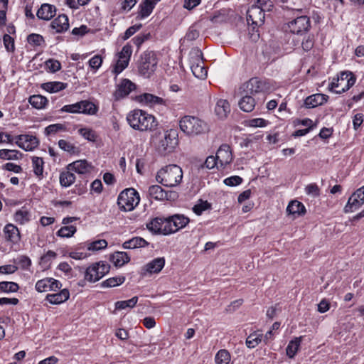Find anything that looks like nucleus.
I'll list each match as a JSON object with an SVG mask.
<instances>
[{"mask_svg":"<svg viewBox=\"0 0 364 364\" xmlns=\"http://www.w3.org/2000/svg\"><path fill=\"white\" fill-rule=\"evenodd\" d=\"M153 141L160 154L165 155L173 151L178 144V132L176 129H168L156 132Z\"/></svg>","mask_w":364,"mask_h":364,"instance_id":"f257e3e1","label":"nucleus"},{"mask_svg":"<svg viewBox=\"0 0 364 364\" xmlns=\"http://www.w3.org/2000/svg\"><path fill=\"white\" fill-rule=\"evenodd\" d=\"M127 120L133 129L139 131L151 130L157 126L155 117L141 109L130 112Z\"/></svg>","mask_w":364,"mask_h":364,"instance_id":"f03ea898","label":"nucleus"},{"mask_svg":"<svg viewBox=\"0 0 364 364\" xmlns=\"http://www.w3.org/2000/svg\"><path fill=\"white\" fill-rule=\"evenodd\" d=\"M179 127L183 133L191 136L203 134L209 129L208 124L204 120L190 115H186L180 119Z\"/></svg>","mask_w":364,"mask_h":364,"instance_id":"7ed1b4c3","label":"nucleus"},{"mask_svg":"<svg viewBox=\"0 0 364 364\" xmlns=\"http://www.w3.org/2000/svg\"><path fill=\"white\" fill-rule=\"evenodd\" d=\"M183 178L181 167L171 164L160 169L156 176L157 182L167 187H173L179 184Z\"/></svg>","mask_w":364,"mask_h":364,"instance_id":"20e7f679","label":"nucleus"},{"mask_svg":"<svg viewBox=\"0 0 364 364\" xmlns=\"http://www.w3.org/2000/svg\"><path fill=\"white\" fill-rule=\"evenodd\" d=\"M140 197L134 188H127L122 191L117 198V205L121 210L131 211L139 204Z\"/></svg>","mask_w":364,"mask_h":364,"instance_id":"39448f33","label":"nucleus"},{"mask_svg":"<svg viewBox=\"0 0 364 364\" xmlns=\"http://www.w3.org/2000/svg\"><path fill=\"white\" fill-rule=\"evenodd\" d=\"M158 60L154 51L144 52L140 58L138 70L144 77H150L157 68Z\"/></svg>","mask_w":364,"mask_h":364,"instance_id":"423d86ee","label":"nucleus"},{"mask_svg":"<svg viewBox=\"0 0 364 364\" xmlns=\"http://www.w3.org/2000/svg\"><path fill=\"white\" fill-rule=\"evenodd\" d=\"M355 82V77L351 72L341 73L336 80L334 79L329 84V89L336 94H341L348 90Z\"/></svg>","mask_w":364,"mask_h":364,"instance_id":"0eeeda50","label":"nucleus"},{"mask_svg":"<svg viewBox=\"0 0 364 364\" xmlns=\"http://www.w3.org/2000/svg\"><path fill=\"white\" fill-rule=\"evenodd\" d=\"M264 11L259 5H252L247 11V21L252 31L258 32V28L264 23Z\"/></svg>","mask_w":364,"mask_h":364,"instance_id":"6e6552de","label":"nucleus"},{"mask_svg":"<svg viewBox=\"0 0 364 364\" xmlns=\"http://www.w3.org/2000/svg\"><path fill=\"white\" fill-rule=\"evenodd\" d=\"M191 60V68L193 74L200 79H204L207 76V70L203 65V53L198 48L192 50Z\"/></svg>","mask_w":364,"mask_h":364,"instance_id":"1a4fd4ad","label":"nucleus"},{"mask_svg":"<svg viewBox=\"0 0 364 364\" xmlns=\"http://www.w3.org/2000/svg\"><path fill=\"white\" fill-rule=\"evenodd\" d=\"M190 220L183 215L175 214L166 218L164 227V235H170L186 227Z\"/></svg>","mask_w":364,"mask_h":364,"instance_id":"9d476101","label":"nucleus"},{"mask_svg":"<svg viewBox=\"0 0 364 364\" xmlns=\"http://www.w3.org/2000/svg\"><path fill=\"white\" fill-rule=\"evenodd\" d=\"M270 89L271 86L268 81L258 77L251 78L240 87V90H242L243 92L250 93V95L266 92L269 91Z\"/></svg>","mask_w":364,"mask_h":364,"instance_id":"9b49d317","label":"nucleus"},{"mask_svg":"<svg viewBox=\"0 0 364 364\" xmlns=\"http://www.w3.org/2000/svg\"><path fill=\"white\" fill-rule=\"evenodd\" d=\"M287 28L291 33L303 35L311 28L310 18L306 15L298 16L287 23Z\"/></svg>","mask_w":364,"mask_h":364,"instance_id":"f8f14e48","label":"nucleus"},{"mask_svg":"<svg viewBox=\"0 0 364 364\" xmlns=\"http://www.w3.org/2000/svg\"><path fill=\"white\" fill-rule=\"evenodd\" d=\"M132 53V49L130 45L127 44L122 47V50L118 53V59L112 70L116 76L128 66Z\"/></svg>","mask_w":364,"mask_h":364,"instance_id":"ddd939ff","label":"nucleus"},{"mask_svg":"<svg viewBox=\"0 0 364 364\" xmlns=\"http://www.w3.org/2000/svg\"><path fill=\"white\" fill-rule=\"evenodd\" d=\"M136 89V85L129 79H123L117 85V89L113 95L115 100H119L128 96L129 93Z\"/></svg>","mask_w":364,"mask_h":364,"instance_id":"4468645a","label":"nucleus"},{"mask_svg":"<svg viewBox=\"0 0 364 364\" xmlns=\"http://www.w3.org/2000/svg\"><path fill=\"white\" fill-rule=\"evenodd\" d=\"M165 264L164 257L154 259L141 268V274L145 276L146 274H152L159 273Z\"/></svg>","mask_w":364,"mask_h":364,"instance_id":"2eb2a0df","label":"nucleus"},{"mask_svg":"<svg viewBox=\"0 0 364 364\" xmlns=\"http://www.w3.org/2000/svg\"><path fill=\"white\" fill-rule=\"evenodd\" d=\"M215 157L221 166L231 163L232 156L230 146L226 144H222L218 149Z\"/></svg>","mask_w":364,"mask_h":364,"instance_id":"dca6fc26","label":"nucleus"},{"mask_svg":"<svg viewBox=\"0 0 364 364\" xmlns=\"http://www.w3.org/2000/svg\"><path fill=\"white\" fill-rule=\"evenodd\" d=\"M68 168L79 174H86L91 172L93 166L87 160H77L70 164Z\"/></svg>","mask_w":364,"mask_h":364,"instance_id":"f3484780","label":"nucleus"},{"mask_svg":"<svg viewBox=\"0 0 364 364\" xmlns=\"http://www.w3.org/2000/svg\"><path fill=\"white\" fill-rule=\"evenodd\" d=\"M240 92L242 95L241 99L238 102L240 108L245 112H252L255 107V100L251 96L250 93L243 92L242 90H240Z\"/></svg>","mask_w":364,"mask_h":364,"instance_id":"a211bd4d","label":"nucleus"},{"mask_svg":"<svg viewBox=\"0 0 364 364\" xmlns=\"http://www.w3.org/2000/svg\"><path fill=\"white\" fill-rule=\"evenodd\" d=\"M328 96L324 94H314L307 97L304 100V105L306 108H314L323 105L327 102Z\"/></svg>","mask_w":364,"mask_h":364,"instance_id":"6ab92c4d","label":"nucleus"},{"mask_svg":"<svg viewBox=\"0 0 364 364\" xmlns=\"http://www.w3.org/2000/svg\"><path fill=\"white\" fill-rule=\"evenodd\" d=\"M56 13L55 6L49 4H43L37 11L36 16L39 19L44 21L50 20Z\"/></svg>","mask_w":364,"mask_h":364,"instance_id":"aec40b11","label":"nucleus"},{"mask_svg":"<svg viewBox=\"0 0 364 364\" xmlns=\"http://www.w3.org/2000/svg\"><path fill=\"white\" fill-rule=\"evenodd\" d=\"M50 27L55 30V33H63L69 28L68 17L65 14L59 15L50 24Z\"/></svg>","mask_w":364,"mask_h":364,"instance_id":"412c9836","label":"nucleus"},{"mask_svg":"<svg viewBox=\"0 0 364 364\" xmlns=\"http://www.w3.org/2000/svg\"><path fill=\"white\" fill-rule=\"evenodd\" d=\"M5 238L14 244L20 240V232L18 229L13 224H7L4 228Z\"/></svg>","mask_w":364,"mask_h":364,"instance_id":"4be33fe9","label":"nucleus"},{"mask_svg":"<svg viewBox=\"0 0 364 364\" xmlns=\"http://www.w3.org/2000/svg\"><path fill=\"white\" fill-rule=\"evenodd\" d=\"M69 297V291L67 289H63L58 293L48 294L46 296V300L52 304H60L66 301Z\"/></svg>","mask_w":364,"mask_h":364,"instance_id":"5701e85b","label":"nucleus"},{"mask_svg":"<svg viewBox=\"0 0 364 364\" xmlns=\"http://www.w3.org/2000/svg\"><path fill=\"white\" fill-rule=\"evenodd\" d=\"M100 262L93 264L86 269L85 279L90 282H95L102 277V273H99Z\"/></svg>","mask_w":364,"mask_h":364,"instance_id":"b1692460","label":"nucleus"},{"mask_svg":"<svg viewBox=\"0 0 364 364\" xmlns=\"http://www.w3.org/2000/svg\"><path fill=\"white\" fill-rule=\"evenodd\" d=\"M166 218H155L146 224L147 229L154 234L164 235V227Z\"/></svg>","mask_w":364,"mask_h":364,"instance_id":"393cba45","label":"nucleus"},{"mask_svg":"<svg viewBox=\"0 0 364 364\" xmlns=\"http://www.w3.org/2000/svg\"><path fill=\"white\" fill-rule=\"evenodd\" d=\"M287 212L294 217L301 216L305 214L306 208L304 204L298 200H292L287 208Z\"/></svg>","mask_w":364,"mask_h":364,"instance_id":"a878e982","label":"nucleus"},{"mask_svg":"<svg viewBox=\"0 0 364 364\" xmlns=\"http://www.w3.org/2000/svg\"><path fill=\"white\" fill-rule=\"evenodd\" d=\"M215 112L220 119L226 118L230 112V106L228 100L220 99L216 103Z\"/></svg>","mask_w":364,"mask_h":364,"instance_id":"bb28decb","label":"nucleus"},{"mask_svg":"<svg viewBox=\"0 0 364 364\" xmlns=\"http://www.w3.org/2000/svg\"><path fill=\"white\" fill-rule=\"evenodd\" d=\"M68 87V84L62 82L54 81L43 83L41 87L46 91L55 93L65 90Z\"/></svg>","mask_w":364,"mask_h":364,"instance_id":"cd10ccee","label":"nucleus"},{"mask_svg":"<svg viewBox=\"0 0 364 364\" xmlns=\"http://www.w3.org/2000/svg\"><path fill=\"white\" fill-rule=\"evenodd\" d=\"M78 105H80L79 114L93 115L97 112V106L90 101L82 100L78 102Z\"/></svg>","mask_w":364,"mask_h":364,"instance_id":"c85d7f7f","label":"nucleus"},{"mask_svg":"<svg viewBox=\"0 0 364 364\" xmlns=\"http://www.w3.org/2000/svg\"><path fill=\"white\" fill-rule=\"evenodd\" d=\"M148 245V242H146L144 238L134 237L127 241H125L123 243L122 247L124 249H135L144 247Z\"/></svg>","mask_w":364,"mask_h":364,"instance_id":"c756f323","label":"nucleus"},{"mask_svg":"<svg viewBox=\"0 0 364 364\" xmlns=\"http://www.w3.org/2000/svg\"><path fill=\"white\" fill-rule=\"evenodd\" d=\"M148 192L149 196L155 200H161L168 197V193L158 185L151 186L149 188Z\"/></svg>","mask_w":364,"mask_h":364,"instance_id":"7c9ffc66","label":"nucleus"},{"mask_svg":"<svg viewBox=\"0 0 364 364\" xmlns=\"http://www.w3.org/2000/svg\"><path fill=\"white\" fill-rule=\"evenodd\" d=\"M28 102L36 109H41L46 107L48 102V99L41 95H34L29 97Z\"/></svg>","mask_w":364,"mask_h":364,"instance_id":"2f4dec72","label":"nucleus"},{"mask_svg":"<svg viewBox=\"0 0 364 364\" xmlns=\"http://www.w3.org/2000/svg\"><path fill=\"white\" fill-rule=\"evenodd\" d=\"M154 7L155 5L154 3H150L149 1L144 0V1H143L139 6V11L137 18L141 19L149 16L153 11Z\"/></svg>","mask_w":364,"mask_h":364,"instance_id":"473e14b6","label":"nucleus"},{"mask_svg":"<svg viewBox=\"0 0 364 364\" xmlns=\"http://www.w3.org/2000/svg\"><path fill=\"white\" fill-rule=\"evenodd\" d=\"M110 259L116 267H122L129 262L130 258L127 252H116L111 256Z\"/></svg>","mask_w":364,"mask_h":364,"instance_id":"72a5a7b5","label":"nucleus"},{"mask_svg":"<svg viewBox=\"0 0 364 364\" xmlns=\"http://www.w3.org/2000/svg\"><path fill=\"white\" fill-rule=\"evenodd\" d=\"M301 341V337H299L295 338L294 340L289 343L286 348L287 355L289 358H293L295 356L299 350Z\"/></svg>","mask_w":364,"mask_h":364,"instance_id":"f704fd0d","label":"nucleus"},{"mask_svg":"<svg viewBox=\"0 0 364 364\" xmlns=\"http://www.w3.org/2000/svg\"><path fill=\"white\" fill-rule=\"evenodd\" d=\"M231 360V355L226 349H221L218 351L215 356V364H229Z\"/></svg>","mask_w":364,"mask_h":364,"instance_id":"c9c22d12","label":"nucleus"},{"mask_svg":"<svg viewBox=\"0 0 364 364\" xmlns=\"http://www.w3.org/2000/svg\"><path fill=\"white\" fill-rule=\"evenodd\" d=\"M363 204V203H361L359 200L352 194L348 198L343 210L346 213H352L358 210Z\"/></svg>","mask_w":364,"mask_h":364,"instance_id":"e433bc0d","label":"nucleus"},{"mask_svg":"<svg viewBox=\"0 0 364 364\" xmlns=\"http://www.w3.org/2000/svg\"><path fill=\"white\" fill-rule=\"evenodd\" d=\"M75 181V176L70 171H63L60 175V183L63 187L70 186Z\"/></svg>","mask_w":364,"mask_h":364,"instance_id":"4c0bfd02","label":"nucleus"},{"mask_svg":"<svg viewBox=\"0 0 364 364\" xmlns=\"http://www.w3.org/2000/svg\"><path fill=\"white\" fill-rule=\"evenodd\" d=\"M140 97L141 102H144L145 103L150 105H162L164 103L163 98L149 93H144L141 95Z\"/></svg>","mask_w":364,"mask_h":364,"instance_id":"58836bf2","label":"nucleus"},{"mask_svg":"<svg viewBox=\"0 0 364 364\" xmlns=\"http://www.w3.org/2000/svg\"><path fill=\"white\" fill-rule=\"evenodd\" d=\"M22 156V154L17 150L1 149L0 159L7 160H17Z\"/></svg>","mask_w":364,"mask_h":364,"instance_id":"ea45409f","label":"nucleus"},{"mask_svg":"<svg viewBox=\"0 0 364 364\" xmlns=\"http://www.w3.org/2000/svg\"><path fill=\"white\" fill-rule=\"evenodd\" d=\"M30 217L31 215L28 210L21 209L15 213L14 220L21 225H23L30 220Z\"/></svg>","mask_w":364,"mask_h":364,"instance_id":"a19ab883","label":"nucleus"},{"mask_svg":"<svg viewBox=\"0 0 364 364\" xmlns=\"http://www.w3.org/2000/svg\"><path fill=\"white\" fill-rule=\"evenodd\" d=\"M32 164L33 167V172L37 176H43V159L38 156L32 157Z\"/></svg>","mask_w":364,"mask_h":364,"instance_id":"79ce46f5","label":"nucleus"},{"mask_svg":"<svg viewBox=\"0 0 364 364\" xmlns=\"http://www.w3.org/2000/svg\"><path fill=\"white\" fill-rule=\"evenodd\" d=\"M125 281V277L124 276H118L114 277H111L102 283V287H117L122 284H123Z\"/></svg>","mask_w":364,"mask_h":364,"instance_id":"37998d69","label":"nucleus"},{"mask_svg":"<svg viewBox=\"0 0 364 364\" xmlns=\"http://www.w3.org/2000/svg\"><path fill=\"white\" fill-rule=\"evenodd\" d=\"M19 286L14 282H1L0 290L5 293H14L18 291Z\"/></svg>","mask_w":364,"mask_h":364,"instance_id":"c03bdc74","label":"nucleus"},{"mask_svg":"<svg viewBox=\"0 0 364 364\" xmlns=\"http://www.w3.org/2000/svg\"><path fill=\"white\" fill-rule=\"evenodd\" d=\"M39 144V141L36 136L33 135H27V138L24 139V145L23 149L25 151H32Z\"/></svg>","mask_w":364,"mask_h":364,"instance_id":"a18cd8bd","label":"nucleus"},{"mask_svg":"<svg viewBox=\"0 0 364 364\" xmlns=\"http://www.w3.org/2000/svg\"><path fill=\"white\" fill-rule=\"evenodd\" d=\"M138 301V297L134 296L126 301H119L115 303V309L118 310L124 309L126 308H133Z\"/></svg>","mask_w":364,"mask_h":364,"instance_id":"49530a36","label":"nucleus"},{"mask_svg":"<svg viewBox=\"0 0 364 364\" xmlns=\"http://www.w3.org/2000/svg\"><path fill=\"white\" fill-rule=\"evenodd\" d=\"M262 334L257 333H252L247 338L246 345L249 348H253L262 341Z\"/></svg>","mask_w":364,"mask_h":364,"instance_id":"de8ad7c7","label":"nucleus"},{"mask_svg":"<svg viewBox=\"0 0 364 364\" xmlns=\"http://www.w3.org/2000/svg\"><path fill=\"white\" fill-rule=\"evenodd\" d=\"M76 230L77 229L75 226H63L57 232V235L61 237H70L74 235Z\"/></svg>","mask_w":364,"mask_h":364,"instance_id":"09e8293b","label":"nucleus"},{"mask_svg":"<svg viewBox=\"0 0 364 364\" xmlns=\"http://www.w3.org/2000/svg\"><path fill=\"white\" fill-rule=\"evenodd\" d=\"M79 134L89 141L95 142L97 138L96 132L88 128H81L78 130Z\"/></svg>","mask_w":364,"mask_h":364,"instance_id":"8fccbe9b","label":"nucleus"},{"mask_svg":"<svg viewBox=\"0 0 364 364\" xmlns=\"http://www.w3.org/2000/svg\"><path fill=\"white\" fill-rule=\"evenodd\" d=\"M23 270H28L31 265V259L26 255H21L14 260Z\"/></svg>","mask_w":364,"mask_h":364,"instance_id":"3c124183","label":"nucleus"},{"mask_svg":"<svg viewBox=\"0 0 364 364\" xmlns=\"http://www.w3.org/2000/svg\"><path fill=\"white\" fill-rule=\"evenodd\" d=\"M46 68L50 73H55L61 69L60 63L55 59H48L45 62Z\"/></svg>","mask_w":364,"mask_h":364,"instance_id":"603ef678","label":"nucleus"},{"mask_svg":"<svg viewBox=\"0 0 364 364\" xmlns=\"http://www.w3.org/2000/svg\"><path fill=\"white\" fill-rule=\"evenodd\" d=\"M107 242L105 240H97L88 244L87 249L90 251L101 250L107 247Z\"/></svg>","mask_w":364,"mask_h":364,"instance_id":"864d4df0","label":"nucleus"},{"mask_svg":"<svg viewBox=\"0 0 364 364\" xmlns=\"http://www.w3.org/2000/svg\"><path fill=\"white\" fill-rule=\"evenodd\" d=\"M51 279L49 277L38 280L36 284V289L38 292H45L49 290L50 282Z\"/></svg>","mask_w":364,"mask_h":364,"instance_id":"5fc2aeb1","label":"nucleus"},{"mask_svg":"<svg viewBox=\"0 0 364 364\" xmlns=\"http://www.w3.org/2000/svg\"><path fill=\"white\" fill-rule=\"evenodd\" d=\"M27 41L29 44L38 46H41L43 43H44L43 37L40 34L31 33L28 36Z\"/></svg>","mask_w":364,"mask_h":364,"instance_id":"6e6d98bb","label":"nucleus"},{"mask_svg":"<svg viewBox=\"0 0 364 364\" xmlns=\"http://www.w3.org/2000/svg\"><path fill=\"white\" fill-rule=\"evenodd\" d=\"M314 46V36L313 35H309L305 36L302 43L301 47L304 51H309L313 48Z\"/></svg>","mask_w":364,"mask_h":364,"instance_id":"4d7b16f0","label":"nucleus"},{"mask_svg":"<svg viewBox=\"0 0 364 364\" xmlns=\"http://www.w3.org/2000/svg\"><path fill=\"white\" fill-rule=\"evenodd\" d=\"M65 127L62 124H53L48 126L45 129V133L46 135L54 134L60 131L65 130Z\"/></svg>","mask_w":364,"mask_h":364,"instance_id":"13d9d810","label":"nucleus"},{"mask_svg":"<svg viewBox=\"0 0 364 364\" xmlns=\"http://www.w3.org/2000/svg\"><path fill=\"white\" fill-rule=\"evenodd\" d=\"M218 161L215 156H209L206 158L205 162L200 165L199 169H203L204 168L212 169L218 164Z\"/></svg>","mask_w":364,"mask_h":364,"instance_id":"bf43d9fd","label":"nucleus"},{"mask_svg":"<svg viewBox=\"0 0 364 364\" xmlns=\"http://www.w3.org/2000/svg\"><path fill=\"white\" fill-rule=\"evenodd\" d=\"M58 146L59 147L68 153H75L76 147L71 144L70 142L67 141L64 139H60L58 141Z\"/></svg>","mask_w":364,"mask_h":364,"instance_id":"052dcab7","label":"nucleus"},{"mask_svg":"<svg viewBox=\"0 0 364 364\" xmlns=\"http://www.w3.org/2000/svg\"><path fill=\"white\" fill-rule=\"evenodd\" d=\"M102 58L100 55H95L89 60V65L94 71L97 70L102 63Z\"/></svg>","mask_w":364,"mask_h":364,"instance_id":"680f3d73","label":"nucleus"},{"mask_svg":"<svg viewBox=\"0 0 364 364\" xmlns=\"http://www.w3.org/2000/svg\"><path fill=\"white\" fill-rule=\"evenodd\" d=\"M210 207V204L207 201L200 200V203L195 205L193 208V211L198 215L202 214V213Z\"/></svg>","mask_w":364,"mask_h":364,"instance_id":"e2e57ef3","label":"nucleus"},{"mask_svg":"<svg viewBox=\"0 0 364 364\" xmlns=\"http://www.w3.org/2000/svg\"><path fill=\"white\" fill-rule=\"evenodd\" d=\"M79 108L80 105H78V102L71 104V105H67L63 106L60 109V112H68V113H73V114H79Z\"/></svg>","mask_w":364,"mask_h":364,"instance_id":"0e129e2a","label":"nucleus"},{"mask_svg":"<svg viewBox=\"0 0 364 364\" xmlns=\"http://www.w3.org/2000/svg\"><path fill=\"white\" fill-rule=\"evenodd\" d=\"M199 36V31L196 28L195 26H192L189 28L188 32L186 34L185 39L189 41H192L198 38Z\"/></svg>","mask_w":364,"mask_h":364,"instance_id":"69168bd1","label":"nucleus"},{"mask_svg":"<svg viewBox=\"0 0 364 364\" xmlns=\"http://www.w3.org/2000/svg\"><path fill=\"white\" fill-rule=\"evenodd\" d=\"M223 182L228 186H235L240 185L242 182V178L238 176H233L225 178Z\"/></svg>","mask_w":364,"mask_h":364,"instance_id":"338daca9","label":"nucleus"},{"mask_svg":"<svg viewBox=\"0 0 364 364\" xmlns=\"http://www.w3.org/2000/svg\"><path fill=\"white\" fill-rule=\"evenodd\" d=\"M4 44L8 51L14 50V40L9 34H4L3 37Z\"/></svg>","mask_w":364,"mask_h":364,"instance_id":"774afa93","label":"nucleus"}]
</instances>
